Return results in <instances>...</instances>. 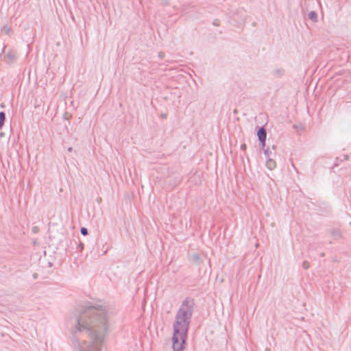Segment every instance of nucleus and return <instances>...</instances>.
<instances>
[{
  "label": "nucleus",
  "mask_w": 351,
  "mask_h": 351,
  "mask_svg": "<svg viewBox=\"0 0 351 351\" xmlns=\"http://www.w3.org/2000/svg\"><path fill=\"white\" fill-rule=\"evenodd\" d=\"M109 328L106 306L85 305L79 310L73 331V344L76 351H101Z\"/></svg>",
  "instance_id": "f257e3e1"
},
{
  "label": "nucleus",
  "mask_w": 351,
  "mask_h": 351,
  "mask_svg": "<svg viewBox=\"0 0 351 351\" xmlns=\"http://www.w3.org/2000/svg\"><path fill=\"white\" fill-rule=\"evenodd\" d=\"M193 300L186 298L180 305L173 323L172 337L173 348L175 351H183L187 332L193 312Z\"/></svg>",
  "instance_id": "f03ea898"
},
{
  "label": "nucleus",
  "mask_w": 351,
  "mask_h": 351,
  "mask_svg": "<svg viewBox=\"0 0 351 351\" xmlns=\"http://www.w3.org/2000/svg\"><path fill=\"white\" fill-rule=\"evenodd\" d=\"M258 140L262 144L263 147L265 146V141L267 138V132L264 128H261L257 132Z\"/></svg>",
  "instance_id": "7ed1b4c3"
},
{
  "label": "nucleus",
  "mask_w": 351,
  "mask_h": 351,
  "mask_svg": "<svg viewBox=\"0 0 351 351\" xmlns=\"http://www.w3.org/2000/svg\"><path fill=\"white\" fill-rule=\"evenodd\" d=\"M7 58L10 62H14L17 60V53L14 51H9L6 54Z\"/></svg>",
  "instance_id": "20e7f679"
},
{
  "label": "nucleus",
  "mask_w": 351,
  "mask_h": 351,
  "mask_svg": "<svg viewBox=\"0 0 351 351\" xmlns=\"http://www.w3.org/2000/svg\"><path fill=\"white\" fill-rule=\"evenodd\" d=\"M266 166L269 169L272 170L276 167V161L271 158H267L266 160Z\"/></svg>",
  "instance_id": "39448f33"
},
{
  "label": "nucleus",
  "mask_w": 351,
  "mask_h": 351,
  "mask_svg": "<svg viewBox=\"0 0 351 351\" xmlns=\"http://www.w3.org/2000/svg\"><path fill=\"white\" fill-rule=\"evenodd\" d=\"M275 149V145H273L271 149H270L269 147H267V149H265L264 150V154L266 156V158H271L273 155V153H272V150H274Z\"/></svg>",
  "instance_id": "423d86ee"
},
{
  "label": "nucleus",
  "mask_w": 351,
  "mask_h": 351,
  "mask_svg": "<svg viewBox=\"0 0 351 351\" xmlns=\"http://www.w3.org/2000/svg\"><path fill=\"white\" fill-rule=\"evenodd\" d=\"M308 16L312 21H313V22L317 21V14L315 11H311L308 14Z\"/></svg>",
  "instance_id": "0eeeda50"
},
{
  "label": "nucleus",
  "mask_w": 351,
  "mask_h": 351,
  "mask_svg": "<svg viewBox=\"0 0 351 351\" xmlns=\"http://www.w3.org/2000/svg\"><path fill=\"white\" fill-rule=\"evenodd\" d=\"M330 234L335 239H339L341 237V232L338 229H332L330 231Z\"/></svg>",
  "instance_id": "6e6552de"
},
{
  "label": "nucleus",
  "mask_w": 351,
  "mask_h": 351,
  "mask_svg": "<svg viewBox=\"0 0 351 351\" xmlns=\"http://www.w3.org/2000/svg\"><path fill=\"white\" fill-rule=\"evenodd\" d=\"M5 120V112H0V128L2 127V125H3Z\"/></svg>",
  "instance_id": "1a4fd4ad"
},
{
  "label": "nucleus",
  "mask_w": 351,
  "mask_h": 351,
  "mask_svg": "<svg viewBox=\"0 0 351 351\" xmlns=\"http://www.w3.org/2000/svg\"><path fill=\"white\" fill-rule=\"evenodd\" d=\"M192 259H193V261H195L197 263H199V262L201 261L200 256L198 254H196V253L193 254L192 255Z\"/></svg>",
  "instance_id": "9d476101"
},
{
  "label": "nucleus",
  "mask_w": 351,
  "mask_h": 351,
  "mask_svg": "<svg viewBox=\"0 0 351 351\" xmlns=\"http://www.w3.org/2000/svg\"><path fill=\"white\" fill-rule=\"evenodd\" d=\"M284 73V71L282 69H277L274 71V74L276 76H281Z\"/></svg>",
  "instance_id": "9b49d317"
},
{
  "label": "nucleus",
  "mask_w": 351,
  "mask_h": 351,
  "mask_svg": "<svg viewBox=\"0 0 351 351\" xmlns=\"http://www.w3.org/2000/svg\"><path fill=\"white\" fill-rule=\"evenodd\" d=\"M302 267L304 269H308L310 267V263L308 261H304L302 263Z\"/></svg>",
  "instance_id": "f8f14e48"
},
{
  "label": "nucleus",
  "mask_w": 351,
  "mask_h": 351,
  "mask_svg": "<svg viewBox=\"0 0 351 351\" xmlns=\"http://www.w3.org/2000/svg\"><path fill=\"white\" fill-rule=\"evenodd\" d=\"M80 232L82 235L86 236L88 234V230L86 228L82 227L80 230Z\"/></svg>",
  "instance_id": "ddd939ff"
},
{
  "label": "nucleus",
  "mask_w": 351,
  "mask_h": 351,
  "mask_svg": "<svg viewBox=\"0 0 351 351\" xmlns=\"http://www.w3.org/2000/svg\"><path fill=\"white\" fill-rule=\"evenodd\" d=\"M3 29L6 34H9L10 32V28L7 26H4Z\"/></svg>",
  "instance_id": "4468645a"
},
{
  "label": "nucleus",
  "mask_w": 351,
  "mask_h": 351,
  "mask_svg": "<svg viewBox=\"0 0 351 351\" xmlns=\"http://www.w3.org/2000/svg\"><path fill=\"white\" fill-rule=\"evenodd\" d=\"M219 20L217 19V20L214 21L213 25H216V26H218L219 25Z\"/></svg>",
  "instance_id": "2eb2a0df"
},
{
  "label": "nucleus",
  "mask_w": 351,
  "mask_h": 351,
  "mask_svg": "<svg viewBox=\"0 0 351 351\" xmlns=\"http://www.w3.org/2000/svg\"><path fill=\"white\" fill-rule=\"evenodd\" d=\"M79 247H80V250L82 251L84 248V244L80 243V244L79 245Z\"/></svg>",
  "instance_id": "dca6fc26"
},
{
  "label": "nucleus",
  "mask_w": 351,
  "mask_h": 351,
  "mask_svg": "<svg viewBox=\"0 0 351 351\" xmlns=\"http://www.w3.org/2000/svg\"><path fill=\"white\" fill-rule=\"evenodd\" d=\"M158 56H159V58H163V57H164V53H163L162 52H160V53H158Z\"/></svg>",
  "instance_id": "f3484780"
},
{
  "label": "nucleus",
  "mask_w": 351,
  "mask_h": 351,
  "mask_svg": "<svg viewBox=\"0 0 351 351\" xmlns=\"http://www.w3.org/2000/svg\"><path fill=\"white\" fill-rule=\"evenodd\" d=\"M348 158H349L348 155L346 154V155H344V156H343V159H344L345 160H348Z\"/></svg>",
  "instance_id": "a211bd4d"
},
{
  "label": "nucleus",
  "mask_w": 351,
  "mask_h": 351,
  "mask_svg": "<svg viewBox=\"0 0 351 351\" xmlns=\"http://www.w3.org/2000/svg\"><path fill=\"white\" fill-rule=\"evenodd\" d=\"M241 148L243 150H244V149H245V148H246V145H245V144H243V145H241Z\"/></svg>",
  "instance_id": "6ab92c4d"
},
{
  "label": "nucleus",
  "mask_w": 351,
  "mask_h": 351,
  "mask_svg": "<svg viewBox=\"0 0 351 351\" xmlns=\"http://www.w3.org/2000/svg\"><path fill=\"white\" fill-rule=\"evenodd\" d=\"M72 150H73V148H72V147H69V148H68V151H69V152H72Z\"/></svg>",
  "instance_id": "aec40b11"
},
{
  "label": "nucleus",
  "mask_w": 351,
  "mask_h": 351,
  "mask_svg": "<svg viewBox=\"0 0 351 351\" xmlns=\"http://www.w3.org/2000/svg\"><path fill=\"white\" fill-rule=\"evenodd\" d=\"M320 256H321L322 257H324V256H325V254H324V252H322V253H321V254H320Z\"/></svg>",
  "instance_id": "412c9836"
}]
</instances>
